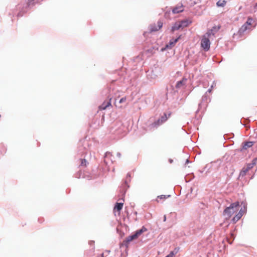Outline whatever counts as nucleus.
I'll use <instances>...</instances> for the list:
<instances>
[{
	"label": "nucleus",
	"instance_id": "obj_1",
	"mask_svg": "<svg viewBox=\"0 0 257 257\" xmlns=\"http://www.w3.org/2000/svg\"><path fill=\"white\" fill-rule=\"evenodd\" d=\"M239 203L238 201L231 203L229 207H227L223 211V215L227 218H230L231 215L238 210Z\"/></svg>",
	"mask_w": 257,
	"mask_h": 257
},
{
	"label": "nucleus",
	"instance_id": "obj_2",
	"mask_svg": "<svg viewBox=\"0 0 257 257\" xmlns=\"http://www.w3.org/2000/svg\"><path fill=\"white\" fill-rule=\"evenodd\" d=\"M210 38V33H206L204 34L201 40V47L205 51H208L210 47V42L209 38Z\"/></svg>",
	"mask_w": 257,
	"mask_h": 257
},
{
	"label": "nucleus",
	"instance_id": "obj_3",
	"mask_svg": "<svg viewBox=\"0 0 257 257\" xmlns=\"http://www.w3.org/2000/svg\"><path fill=\"white\" fill-rule=\"evenodd\" d=\"M147 231V228L143 227L141 229L136 231V232L131 235L128 236L125 238V242L126 243H128L133 240L136 239L138 237L144 232Z\"/></svg>",
	"mask_w": 257,
	"mask_h": 257
},
{
	"label": "nucleus",
	"instance_id": "obj_4",
	"mask_svg": "<svg viewBox=\"0 0 257 257\" xmlns=\"http://www.w3.org/2000/svg\"><path fill=\"white\" fill-rule=\"evenodd\" d=\"M163 26V23L161 21L157 22V25H152L150 27V30L151 32H155L159 30Z\"/></svg>",
	"mask_w": 257,
	"mask_h": 257
},
{
	"label": "nucleus",
	"instance_id": "obj_5",
	"mask_svg": "<svg viewBox=\"0 0 257 257\" xmlns=\"http://www.w3.org/2000/svg\"><path fill=\"white\" fill-rule=\"evenodd\" d=\"M187 79L185 78H183L182 80L177 82L176 84V88L177 89H180L184 87L186 85Z\"/></svg>",
	"mask_w": 257,
	"mask_h": 257
},
{
	"label": "nucleus",
	"instance_id": "obj_6",
	"mask_svg": "<svg viewBox=\"0 0 257 257\" xmlns=\"http://www.w3.org/2000/svg\"><path fill=\"white\" fill-rule=\"evenodd\" d=\"M111 98H110L108 101H105L103 103L99 106V110H105L108 107L111 105Z\"/></svg>",
	"mask_w": 257,
	"mask_h": 257
},
{
	"label": "nucleus",
	"instance_id": "obj_7",
	"mask_svg": "<svg viewBox=\"0 0 257 257\" xmlns=\"http://www.w3.org/2000/svg\"><path fill=\"white\" fill-rule=\"evenodd\" d=\"M163 124L162 121L160 119H158L157 120L154 121L153 123L149 125L150 130H152L155 128H157L159 126L162 125Z\"/></svg>",
	"mask_w": 257,
	"mask_h": 257
},
{
	"label": "nucleus",
	"instance_id": "obj_8",
	"mask_svg": "<svg viewBox=\"0 0 257 257\" xmlns=\"http://www.w3.org/2000/svg\"><path fill=\"white\" fill-rule=\"evenodd\" d=\"M181 36L178 37L177 38L175 39H172L170 40L169 43L166 45V47L167 48H172L174 47L175 44L178 41V40L180 39Z\"/></svg>",
	"mask_w": 257,
	"mask_h": 257
},
{
	"label": "nucleus",
	"instance_id": "obj_9",
	"mask_svg": "<svg viewBox=\"0 0 257 257\" xmlns=\"http://www.w3.org/2000/svg\"><path fill=\"white\" fill-rule=\"evenodd\" d=\"M131 174L130 173L127 174L126 179L124 181V184H123V187L126 189L129 187L128 183L131 182Z\"/></svg>",
	"mask_w": 257,
	"mask_h": 257
},
{
	"label": "nucleus",
	"instance_id": "obj_10",
	"mask_svg": "<svg viewBox=\"0 0 257 257\" xmlns=\"http://www.w3.org/2000/svg\"><path fill=\"white\" fill-rule=\"evenodd\" d=\"M123 205V203H116L113 209L114 212L115 213L116 211H117L118 215H119L120 211L122 209Z\"/></svg>",
	"mask_w": 257,
	"mask_h": 257
},
{
	"label": "nucleus",
	"instance_id": "obj_11",
	"mask_svg": "<svg viewBox=\"0 0 257 257\" xmlns=\"http://www.w3.org/2000/svg\"><path fill=\"white\" fill-rule=\"evenodd\" d=\"M253 142H244L242 144L241 150H247V149L251 147L253 145Z\"/></svg>",
	"mask_w": 257,
	"mask_h": 257
},
{
	"label": "nucleus",
	"instance_id": "obj_12",
	"mask_svg": "<svg viewBox=\"0 0 257 257\" xmlns=\"http://www.w3.org/2000/svg\"><path fill=\"white\" fill-rule=\"evenodd\" d=\"M179 22L181 25V29L188 27L192 22L190 20L187 19Z\"/></svg>",
	"mask_w": 257,
	"mask_h": 257
},
{
	"label": "nucleus",
	"instance_id": "obj_13",
	"mask_svg": "<svg viewBox=\"0 0 257 257\" xmlns=\"http://www.w3.org/2000/svg\"><path fill=\"white\" fill-rule=\"evenodd\" d=\"M184 10L183 6L182 5H178L174 8L172 12L174 14H178L183 12Z\"/></svg>",
	"mask_w": 257,
	"mask_h": 257
},
{
	"label": "nucleus",
	"instance_id": "obj_14",
	"mask_svg": "<svg viewBox=\"0 0 257 257\" xmlns=\"http://www.w3.org/2000/svg\"><path fill=\"white\" fill-rule=\"evenodd\" d=\"M180 29H181V25L180 24L179 22L177 21L172 26L171 31L174 32L175 31L178 30Z\"/></svg>",
	"mask_w": 257,
	"mask_h": 257
},
{
	"label": "nucleus",
	"instance_id": "obj_15",
	"mask_svg": "<svg viewBox=\"0 0 257 257\" xmlns=\"http://www.w3.org/2000/svg\"><path fill=\"white\" fill-rule=\"evenodd\" d=\"M242 216V213L239 211L232 219V222L235 223Z\"/></svg>",
	"mask_w": 257,
	"mask_h": 257
},
{
	"label": "nucleus",
	"instance_id": "obj_16",
	"mask_svg": "<svg viewBox=\"0 0 257 257\" xmlns=\"http://www.w3.org/2000/svg\"><path fill=\"white\" fill-rule=\"evenodd\" d=\"M250 29V27H249V25H246V23L245 24H244L240 28L239 30V32L240 33H244L245 31H246L248 29Z\"/></svg>",
	"mask_w": 257,
	"mask_h": 257
},
{
	"label": "nucleus",
	"instance_id": "obj_17",
	"mask_svg": "<svg viewBox=\"0 0 257 257\" xmlns=\"http://www.w3.org/2000/svg\"><path fill=\"white\" fill-rule=\"evenodd\" d=\"M219 27H213L211 29L208 30L207 33H209L210 32V36L211 35L213 36L214 35V33L217 32L219 30Z\"/></svg>",
	"mask_w": 257,
	"mask_h": 257
},
{
	"label": "nucleus",
	"instance_id": "obj_18",
	"mask_svg": "<svg viewBox=\"0 0 257 257\" xmlns=\"http://www.w3.org/2000/svg\"><path fill=\"white\" fill-rule=\"evenodd\" d=\"M252 167L251 165L249 164L248 165L247 167L246 168H243L242 171L240 172V174L241 175H245L246 172Z\"/></svg>",
	"mask_w": 257,
	"mask_h": 257
},
{
	"label": "nucleus",
	"instance_id": "obj_19",
	"mask_svg": "<svg viewBox=\"0 0 257 257\" xmlns=\"http://www.w3.org/2000/svg\"><path fill=\"white\" fill-rule=\"evenodd\" d=\"M170 196V195H161L158 196L157 197L156 201L158 202H160V200H165V199L168 198V197H169Z\"/></svg>",
	"mask_w": 257,
	"mask_h": 257
},
{
	"label": "nucleus",
	"instance_id": "obj_20",
	"mask_svg": "<svg viewBox=\"0 0 257 257\" xmlns=\"http://www.w3.org/2000/svg\"><path fill=\"white\" fill-rule=\"evenodd\" d=\"M226 4V1L225 0H219L216 5L218 7H224Z\"/></svg>",
	"mask_w": 257,
	"mask_h": 257
},
{
	"label": "nucleus",
	"instance_id": "obj_21",
	"mask_svg": "<svg viewBox=\"0 0 257 257\" xmlns=\"http://www.w3.org/2000/svg\"><path fill=\"white\" fill-rule=\"evenodd\" d=\"M170 116V114H169L168 116H167L166 113H164L163 116L160 118L161 120L162 121V123L165 122L168 118V117Z\"/></svg>",
	"mask_w": 257,
	"mask_h": 257
},
{
	"label": "nucleus",
	"instance_id": "obj_22",
	"mask_svg": "<svg viewBox=\"0 0 257 257\" xmlns=\"http://www.w3.org/2000/svg\"><path fill=\"white\" fill-rule=\"evenodd\" d=\"M80 166L83 167H86L88 164L87 161L84 159H80Z\"/></svg>",
	"mask_w": 257,
	"mask_h": 257
},
{
	"label": "nucleus",
	"instance_id": "obj_23",
	"mask_svg": "<svg viewBox=\"0 0 257 257\" xmlns=\"http://www.w3.org/2000/svg\"><path fill=\"white\" fill-rule=\"evenodd\" d=\"M36 3V0H27V5L28 7L34 6Z\"/></svg>",
	"mask_w": 257,
	"mask_h": 257
},
{
	"label": "nucleus",
	"instance_id": "obj_24",
	"mask_svg": "<svg viewBox=\"0 0 257 257\" xmlns=\"http://www.w3.org/2000/svg\"><path fill=\"white\" fill-rule=\"evenodd\" d=\"M252 22V19L249 17V18H248L246 22V25H249V26H250L251 25Z\"/></svg>",
	"mask_w": 257,
	"mask_h": 257
},
{
	"label": "nucleus",
	"instance_id": "obj_25",
	"mask_svg": "<svg viewBox=\"0 0 257 257\" xmlns=\"http://www.w3.org/2000/svg\"><path fill=\"white\" fill-rule=\"evenodd\" d=\"M176 253L174 251H171L170 253L167 255L166 257H174Z\"/></svg>",
	"mask_w": 257,
	"mask_h": 257
},
{
	"label": "nucleus",
	"instance_id": "obj_26",
	"mask_svg": "<svg viewBox=\"0 0 257 257\" xmlns=\"http://www.w3.org/2000/svg\"><path fill=\"white\" fill-rule=\"evenodd\" d=\"M109 251H106L104 253L101 254V257H106L107 255L109 254Z\"/></svg>",
	"mask_w": 257,
	"mask_h": 257
},
{
	"label": "nucleus",
	"instance_id": "obj_27",
	"mask_svg": "<svg viewBox=\"0 0 257 257\" xmlns=\"http://www.w3.org/2000/svg\"><path fill=\"white\" fill-rule=\"evenodd\" d=\"M126 100V97H122V98H121L119 100V103H122L123 102H125V101Z\"/></svg>",
	"mask_w": 257,
	"mask_h": 257
},
{
	"label": "nucleus",
	"instance_id": "obj_28",
	"mask_svg": "<svg viewBox=\"0 0 257 257\" xmlns=\"http://www.w3.org/2000/svg\"><path fill=\"white\" fill-rule=\"evenodd\" d=\"M166 220V215H164V221H165Z\"/></svg>",
	"mask_w": 257,
	"mask_h": 257
},
{
	"label": "nucleus",
	"instance_id": "obj_29",
	"mask_svg": "<svg viewBox=\"0 0 257 257\" xmlns=\"http://www.w3.org/2000/svg\"><path fill=\"white\" fill-rule=\"evenodd\" d=\"M255 9H257V3L254 6Z\"/></svg>",
	"mask_w": 257,
	"mask_h": 257
}]
</instances>
